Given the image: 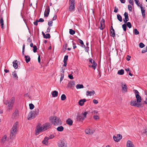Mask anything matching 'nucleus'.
I'll return each mask as SVG.
<instances>
[{"mask_svg": "<svg viewBox=\"0 0 147 147\" xmlns=\"http://www.w3.org/2000/svg\"><path fill=\"white\" fill-rule=\"evenodd\" d=\"M18 124V122H16L14 124L11 128L10 134V138L11 139H13L15 137L16 134L17 133V127Z\"/></svg>", "mask_w": 147, "mask_h": 147, "instance_id": "f257e3e1", "label": "nucleus"}, {"mask_svg": "<svg viewBox=\"0 0 147 147\" xmlns=\"http://www.w3.org/2000/svg\"><path fill=\"white\" fill-rule=\"evenodd\" d=\"M50 120L52 121L53 124L55 125H59L62 124V122L60 118L56 116H52L50 117Z\"/></svg>", "mask_w": 147, "mask_h": 147, "instance_id": "f03ea898", "label": "nucleus"}, {"mask_svg": "<svg viewBox=\"0 0 147 147\" xmlns=\"http://www.w3.org/2000/svg\"><path fill=\"white\" fill-rule=\"evenodd\" d=\"M15 101V98L14 97H12L9 101L8 100H6L4 102V104L7 105L9 107V109H12V107L13 106Z\"/></svg>", "mask_w": 147, "mask_h": 147, "instance_id": "7ed1b4c3", "label": "nucleus"}, {"mask_svg": "<svg viewBox=\"0 0 147 147\" xmlns=\"http://www.w3.org/2000/svg\"><path fill=\"white\" fill-rule=\"evenodd\" d=\"M130 105L132 106L137 107L138 108H140L143 106L141 104L139 103H137L136 100H132L130 102Z\"/></svg>", "mask_w": 147, "mask_h": 147, "instance_id": "20e7f679", "label": "nucleus"}, {"mask_svg": "<svg viewBox=\"0 0 147 147\" xmlns=\"http://www.w3.org/2000/svg\"><path fill=\"white\" fill-rule=\"evenodd\" d=\"M59 147H67V144L66 142L63 140H60L58 143Z\"/></svg>", "mask_w": 147, "mask_h": 147, "instance_id": "39448f33", "label": "nucleus"}, {"mask_svg": "<svg viewBox=\"0 0 147 147\" xmlns=\"http://www.w3.org/2000/svg\"><path fill=\"white\" fill-rule=\"evenodd\" d=\"M89 62L90 63H91L92 64V65H89V67H92L94 69H95L97 65V63L94 60H92L91 59H89Z\"/></svg>", "mask_w": 147, "mask_h": 147, "instance_id": "423d86ee", "label": "nucleus"}, {"mask_svg": "<svg viewBox=\"0 0 147 147\" xmlns=\"http://www.w3.org/2000/svg\"><path fill=\"white\" fill-rule=\"evenodd\" d=\"M52 125L49 123H47L43 125V130H46L51 127Z\"/></svg>", "mask_w": 147, "mask_h": 147, "instance_id": "0eeeda50", "label": "nucleus"}, {"mask_svg": "<svg viewBox=\"0 0 147 147\" xmlns=\"http://www.w3.org/2000/svg\"><path fill=\"white\" fill-rule=\"evenodd\" d=\"M43 130V127H42L40 125H38L37 126L36 129L35 130L36 135H38L39 133L42 131Z\"/></svg>", "mask_w": 147, "mask_h": 147, "instance_id": "6e6552de", "label": "nucleus"}, {"mask_svg": "<svg viewBox=\"0 0 147 147\" xmlns=\"http://www.w3.org/2000/svg\"><path fill=\"white\" fill-rule=\"evenodd\" d=\"M122 138V136L120 134H118L117 136H114L113 138L114 140L117 142H118Z\"/></svg>", "mask_w": 147, "mask_h": 147, "instance_id": "1a4fd4ad", "label": "nucleus"}, {"mask_svg": "<svg viewBox=\"0 0 147 147\" xmlns=\"http://www.w3.org/2000/svg\"><path fill=\"white\" fill-rule=\"evenodd\" d=\"M121 84L122 92L124 93L126 92L127 91L128 88L126 84H123V82L121 83Z\"/></svg>", "mask_w": 147, "mask_h": 147, "instance_id": "9d476101", "label": "nucleus"}, {"mask_svg": "<svg viewBox=\"0 0 147 147\" xmlns=\"http://www.w3.org/2000/svg\"><path fill=\"white\" fill-rule=\"evenodd\" d=\"M50 12V7L49 6H47L45 9V13H44V16L45 17H47L49 13Z\"/></svg>", "mask_w": 147, "mask_h": 147, "instance_id": "9b49d317", "label": "nucleus"}, {"mask_svg": "<svg viewBox=\"0 0 147 147\" xmlns=\"http://www.w3.org/2000/svg\"><path fill=\"white\" fill-rule=\"evenodd\" d=\"M105 20L104 19L102 18L100 21V25L99 28L101 30H102L105 27Z\"/></svg>", "mask_w": 147, "mask_h": 147, "instance_id": "f8f14e48", "label": "nucleus"}, {"mask_svg": "<svg viewBox=\"0 0 147 147\" xmlns=\"http://www.w3.org/2000/svg\"><path fill=\"white\" fill-rule=\"evenodd\" d=\"M125 18L123 19V21L125 23H126L127 22L129 21V18L128 13L125 12L124 13Z\"/></svg>", "mask_w": 147, "mask_h": 147, "instance_id": "ddd939ff", "label": "nucleus"}, {"mask_svg": "<svg viewBox=\"0 0 147 147\" xmlns=\"http://www.w3.org/2000/svg\"><path fill=\"white\" fill-rule=\"evenodd\" d=\"M39 112V110L38 109H35V111H32V113L33 115V118H35V117L38 115Z\"/></svg>", "mask_w": 147, "mask_h": 147, "instance_id": "4468645a", "label": "nucleus"}, {"mask_svg": "<svg viewBox=\"0 0 147 147\" xmlns=\"http://www.w3.org/2000/svg\"><path fill=\"white\" fill-rule=\"evenodd\" d=\"M39 112V110L38 109H35V111H32V113L33 115V118H35V117L38 115Z\"/></svg>", "mask_w": 147, "mask_h": 147, "instance_id": "2eb2a0df", "label": "nucleus"}, {"mask_svg": "<svg viewBox=\"0 0 147 147\" xmlns=\"http://www.w3.org/2000/svg\"><path fill=\"white\" fill-rule=\"evenodd\" d=\"M49 140L48 137H45L44 140L42 141V143L43 144H44L46 145H48L49 143H48V141Z\"/></svg>", "mask_w": 147, "mask_h": 147, "instance_id": "dca6fc26", "label": "nucleus"}, {"mask_svg": "<svg viewBox=\"0 0 147 147\" xmlns=\"http://www.w3.org/2000/svg\"><path fill=\"white\" fill-rule=\"evenodd\" d=\"M136 101L137 103L140 102L142 101V98L141 96L138 94H137L136 95Z\"/></svg>", "mask_w": 147, "mask_h": 147, "instance_id": "f3484780", "label": "nucleus"}, {"mask_svg": "<svg viewBox=\"0 0 147 147\" xmlns=\"http://www.w3.org/2000/svg\"><path fill=\"white\" fill-rule=\"evenodd\" d=\"M75 85V82L74 81H71L68 83L67 87V88H71L72 87L73 85Z\"/></svg>", "mask_w": 147, "mask_h": 147, "instance_id": "a211bd4d", "label": "nucleus"}, {"mask_svg": "<svg viewBox=\"0 0 147 147\" xmlns=\"http://www.w3.org/2000/svg\"><path fill=\"white\" fill-rule=\"evenodd\" d=\"M127 147H134L132 142L130 140H128L127 144Z\"/></svg>", "mask_w": 147, "mask_h": 147, "instance_id": "6ab92c4d", "label": "nucleus"}, {"mask_svg": "<svg viewBox=\"0 0 147 147\" xmlns=\"http://www.w3.org/2000/svg\"><path fill=\"white\" fill-rule=\"evenodd\" d=\"M75 6H69L68 10L71 12L74 11L75 10Z\"/></svg>", "mask_w": 147, "mask_h": 147, "instance_id": "aec40b11", "label": "nucleus"}, {"mask_svg": "<svg viewBox=\"0 0 147 147\" xmlns=\"http://www.w3.org/2000/svg\"><path fill=\"white\" fill-rule=\"evenodd\" d=\"M86 101V100L85 99H80L78 102L79 105L81 106H83L84 102Z\"/></svg>", "mask_w": 147, "mask_h": 147, "instance_id": "412c9836", "label": "nucleus"}, {"mask_svg": "<svg viewBox=\"0 0 147 147\" xmlns=\"http://www.w3.org/2000/svg\"><path fill=\"white\" fill-rule=\"evenodd\" d=\"M0 23L1 25V28L2 29H3V25H4V21L3 17L1 15L0 17Z\"/></svg>", "mask_w": 147, "mask_h": 147, "instance_id": "4be33fe9", "label": "nucleus"}, {"mask_svg": "<svg viewBox=\"0 0 147 147\" xmlns=\"http://www.w3.org/2000/svg\"><path fill=\"white\" fill-rule=\"evenodd\" d=\"M140 8L142 17L144 18L145 17V10L144 9L143 7L141 6Z\"/></svg>", "mask_w": 147, "mask_h": 147, "instance_id": "5701e85b", "label": "nucleus"}, {"mask_svg": "<svg viewBox=\"0 0 147 147\" xmlns=\"http://www.w3.org/2000/svg\"><path fill=\"white\" fill-rule=\"evenodd\" d=\"M76 119L78 121H82L84 120V118L82 117L81 115H78L77 116Z\"/></svg>", "mask_w": 147, "mask_h": 147, "instance_id": "b1692460", "label": "nucleus"}, {"mask_svg": "<svg viewBox=\"0 0 147 147\" xmlns=\"http://www.w3.org/2000/svg\"><path fill=\"white\" fill-rule=\"evenodd\" d=\"M32 113V111H31L28 114L27 118L29 120L33 119V115Z\"/></svg>", "mask_w": 147, "mask_h": 147, "instance_id": "393cba45", "label": "nucleus"}, {"mask_svg": "<svg viewBox=\"0 0 147 147\" xmlns=\"http://www.w3.org/2000/svg\"><path fill=\"white\" fill-rule=\"evenodd\" d=\"M95 93V92L94 90H92L91 91H87L86 92V95L87 96H91L92 94L94 95Z\"/></svg>", "mask_w": 147, "mask_h": 147, "instance_id": "a878e982", "label": "nucleus"}, {"mask_svg": "<svg viewBox=\"0 0 147 147\" xmlns=\"http://www.w3.org/2000/svg\"><path fill=\"white\" fill-rule=\"evenodd\" d=\"M66 123L69 125H71L73 123V121L70 118H69L66 120Z\"/></svg>", "mask_w": 147, "mask_h": 147, "instance_id": "bb28decb", "label": "nucleus"}, {"mask_svg": "<svg viewBox=\"0 0 147 147\" xmlns=\"http://www.w3.org/2000/svg\"><path fill=\"white\" fill-rule=\"evenodd\" d=\"M69 6H75V0H69Z\"/></svg>", "mask_w": 147, "mask_h": 147, "instance_id": "cd10ccee", "label": "nucleus"}, {"mask_svg": "<svg viewBox=\"0 0 147 147\" xmlns=\"http://www.w3.org/2000/svg\"><path fill=\"white\" fill-rule=\"evenodd\" d=\"M25 61L26 63H28L30 61V57L28 55H25Z\"/></svg>", "mask_w": 147, "mask_h": 147, "instance_id": "c85d7f7f", "label": "nucleus"}, {"mask_svg": "<svg viewBox=\"0 0 147 147\" xmlns=\"http://www.w3.org/2000/svg\"><path fill=\"white\" fill-rule=\"evenodd\" d=\"M52 95L53 97H55L57 96L58 95V92L56 90L53 91L52 92Z\"/></svg>", "mask_w": 147, "mask_h": 147, "instance_id": "c756f323", "label": "nucleus"}, {"mask_svg": "<svg viewBox=\"0 0 147 147\" xmlns=\"http://www.w3.org/2000/svg\"><path fill=\"white\" fill-rule=\"evenodd\" d=\"M17 61V60H16L13 62V67L16 69L17 68H18L17 63H16Z\"/></svg>", "mask_w": 147, "mask_h": 147, "instance_id": "7c9ffc66", "label": "nucleus"}, {"mask_svg": "<svg viewBox=\"0 0 147 147\" xmlns=\"http://www.w3.org/2000/svg\"><path fill=\"white\" fill-rule=\"evenodd\" d=\"M110 30H112L113 31V33L112 35H111V36L113 37H114L115 36V31L113 29L112 26H111Z\"/></svg>", "mask_w": 147, "mask_h": 147, "instance_id": "2f4dec72", "label": "nucleus"}, {"mask_svg": "<svg viewBox=\"0 0 147 147\" xmlns=\"http://www.w3.org/2000/svg\"><path fill=\"white\" fill-rule=\"evenodd\" d=\"M18 111L17 109H16L13 114V116L14 117H16L18 115Z\"/></svg>", "mask_w": 147, "mask_h": 147, "instance_id": "473e14b6", "label": "nucleus"}, {"mask_svg": "<svg viewBox=\"0 0 147 147\" xmlns=\"http://www.w3.org/2000/svg\"><path fill=\"white\" fill-rule=\"evenodd\" d=\"M57 129L58 131H62L63 130L64 128L62 126H61L58 127Z\"/></svg>", "mask_w": 147, "mask_h": 147, "instance_id": "72a5a7b5", "label": "nucleus"}, {"mask_svg": "<svg viewBox=\"0 0 147 147\" xmlns=\"http://www.w3.org/2000/svg\"><path fill=\"white\" fill-rule=\"evenodd\" d=\"M124 74V70L123 69H121L119 70L117 72V74L120 75H123Z\"/></svg>", "mask_w": 147, "mask_h": 147, "instance_id": "f704fd0d", "label": "nucleus"}, {"mask_svg": "<svg viewBox=\"0 0 147 147\" xmlns=\"http://www.w3.org/2000/svg\"><path fill=\"white\" fill-rule=\"evenodd\" d=\"M117 19L120 22H122V19L121 16L118 14L117 15Z\"/></svg>", "mask_w": 147, "mask_h": 147, "instance_id": "c9c22d12", "label": "nucleus"}, {"mask_svg": "<svg viewBox=\"0 0 147 147\" xmlns=\"http://www.w3.org/2000/svg\"><path fill=\"white\" fill-rule=\"evenodd\" d=\"M82 5L80 4L79 6H78V11L79 12H81V11L82 10Z\"/></svg>", "mask_w": 147, "mask_h": 147, "instance_id": "e433bc0d", "label": "nucleus"}, {"mask_svg": "<svg viewBox=\"0 0 147 147\" xmlns=\"http://www.w3.org/2000/svg\"><path fill=\"white\" fill-rule=\"evenodd\" d=\"M76 88L77 89L82 88H84V86L82 84H78L77 85Z\"/></svg>", "mask_w": 147, "mask_h": 147, "instance_id": "4c0bfd02", "label": "nucleus"}, {"mask_svg": "<svg viewBox=\"0 0 147 147\" xmlns=\"http://www.w3.org/2000/svg\"><path fill=\"white\" fill-rule=\"evenodd\" d=\"M6 135H4L3 137L2 138L1 141L2 143H4L6 141Z\"/></svg>", "mask_w": 147, "mask_h": 147, "instance_id": "58836bf2", "label": "nucleus"}, {"mask_svg": "<svg viewBox=\"0 0 147 147\" xmlns=\"http://www.w3.org/2000/svg\"><path fill=\"white\" fill-rule=\"evenodd\" d=\"M12 75L13 76V78H16L17 80H18V77L16 73H15L14 72H13Z\"/></svg>", "mask_w": 147, "mask_h": 147, "instance_id": "ea45409f", "label": "nucleus"}, {"mask_svg": "<svg viewBox=\"0 0 147 147\" xmlns=\"http://www.w3.org/2000/svg\"><path fill=\"white\" fill-rule=\"evenodd\" d=\"M127 26L129 28H131V25L130 22H127L126 23H125Z\"/></svg>", "mask_w": 147, "mask_h": 147, "instance_id": "a19ab883", "label": "nucleus"}, {"mask_svg": "<svg viewBox=\"0 0 147 147\" xmlns=\"http://www.w3.org/2000/svg\"><path fill=\"white\" fill-rule=\"evenodd\" d=\"M69 32L70 34L73 35L75 33V31L72 29H70Z\"/></svg>", "mask_w": 147, "mask_h": 147, "instance_id": "79ce46f5", "label": "nucleus"}, {"mask_svg": "<svg viewBox=\"0 0 147 147\" xmlns=\"http://www.w3.org/2000/svg\"><path fill=\"white\" fill-rule=\"evenodd\" d=\"M66 96L65 94H62L61 97V100H64L66 99Z\"/></svg>", "mask_w": 147, "mask_h": 147, "instance_id": "37998d69", "label": "nucleus"}, {"mask_svg": "<svg viewBox=\"0 0 147 147\" xmlns=\"http://www.w3.org/2000/svg\"><path fill=\"white\" fill-rule=\"evenodd\" d=\"M33 48V52L34 53H36V52L37 50V48L36 46L35 45H34V46Z\"/></svg>", "mask_w": 147, "mask_h": 147, "instance_id": "c03bdc74", "label": "nucleus"}, {"mask_svg": "<svg viewBox=\"0 0 147 147\" xmlns=\"http://www.w3.org/2000/svg\"><path fill=\"white\" fill-rule=\"evenodd\" d=\"M122 27L123 30L125 31L126 30V25L125 24H124L122 25Z\"/></svg>", "mask_w": 147, "mask_h": 147, "instance_id": "a18cd8bd", "label": "nucleus"}, {"mask_svg": "<svg viewBox=\"0 0 147 147\" xmlns=\"http://www.w3.org/2000/svg\"><path fill=\"white\" fill-rule=\"evenodd\" d=\"M30 109L31 110L33 109L34 107V105L32 103H30L29 105Z\"/></svg>", "mask_w": 147, "mask_h": 147, "instance_id": "49530a36", "label": "nucleus"}, {"mask_svg": "<svg viewBox=\"0 0 147 147\" xmlns=\"http://www.w3.org/2000/svg\"><path fill=\"white\" fill-rule=\"evenodd\" d=\"M134 34L135 35H138L139 34V32L138 30H137V29L136 28V29H134Z\"/></svg>", "mask_w": 147, "mask_h": 147, "instance_id": "de8ad7c7", "label": "nucleus"}, {"mask_svg": "<svg viewBox=\"0 0 147 147\" xmlns=\"http://www.w3.org/2000/svg\"><path fill=\"white\" fill-rule=\"evenodd\" d=\"M51 36L49 34H45L44 38H50Z\"/></svg>", "mask_w": 147, "mask_h": 147, "instance_id": "09e8293b", "label": "nucleus"}, {"mask_svg": "<svg viewBox=\"0 0 147 147\" xmlns=\"http://www.w3.org/2000/svg\"><path fill=\"white\" fill-rule=\"evenodd\" d=\"M139 47L140 48H143L145 47V45L142 42H140V43Z\"/></svg>", "mask_w": 147, "mask_h": 147, "instance_id": "8fccbe9b", "label": "nucleus"}, {"mask_svg": "<svg viewBox=\"0 0 147 147\" xmlns=\"http://www.w3.org/2000/svg\"><path fill=\"white\" fill-rule=\"evenodd\" d=\"M90 129H89V128L86 129L85 130L86 133L87 134L90 135Z\"/></svg>", "mask_w": 147, "mask_h": 147, "instance_id": "3c124183", "label": "nucleus"}, {"mask_svg": "<svg viewBox=\"0 0 147 147\" xmlns=\"http://www.w3.org/2000/svg\"><path fill=\"white\" fill-rule=\"evenodd\" d=\"M76 37L77 38H78V40L79 41V42L80 43L81 45H84V42H83V41L82 40H81L79 38H78V37L77 36H76Z\"/></svg>", "mask_w": 147, "mask_h": 147, "instance_id": "603ef678", "label": "nucleus"}, {"mask_svg": "<svg viewBox=\"0 0 147 147\" xmlns=\"http://www.w3.org/2000/svg\"><path fill=\"white\" fill-rule=\"evenodd\" d=\"M93 118L95 120H97L99 119V117L97 115H94L93 116Z\"/></svg>", "mask_w": 147, "mask_h": 147, "instance_id": "864d4df0", "label": "nucleus"}, {"mask_svg": "<svg viewBox=\"0 0 147 147\" xmlns=\"http://www.w3.org/2000/svg\"><path fill=\"white\" fill-rule=\"evenodd\" d=\"M64 75L63 74H61V78L60 79V82H61L63 80L64 78Z\"/></svg>", "mask_w": 147, "mask_h": 147, "instance_id": "5fc2aeb1", "label": "nucleus"}, {"mask_svg": "<svg viewBox=\"0 0 147 147\" xmlns=\"http://www.w3.org/2000/svg\"><path fill=\"white\" fill-rule=\"evenodd\" d=\"M68 58V56L67 55H65L64 57L63 61H67V60Z\"/></svg>", "mask_w": 147, "mask_h": 147, "instance_id": "6e6d98bb", "label": "nucleus"}, {"mask_svg": "<svg viewBox=\"0 0 147 147\" xmlns=\"http://www.w3.org/2000/svg\"><path fill=\"white\" fill-rule=\"evenodd\" d=\"M128 10L130 11H132V7L131 6V5H128Z\"/></svg>", "mask_w": 147, "mask_h": 147, "instance_id": "4d7b16f0", "label": "nucleus"}, {"mask_svg": "<svg viewBox=\"0 0 147 147\" xmlns=\"http://www.w3.org/2000/svg\"><path fill=\"white\" fill-rule=\"evenodd\" d=\"M135 3L138 6H139V5L140 4L138 0H134Z\"/></svg>", "mask_w": 147, "mask_h": 147, "instance_id": "13d9d810", "label": "nucleus"}, {"mask_svg": "<svg viewBox=\"0 0 147 147\" xmlns=\"http://www.w3.org/2000/svg\"><path fill=\"white\" fill-rule=\"evenodd\" d=\"M142 133L147 135V128L142 130Z\"/></svg>", "mask_w": 147, "mask_h": 147, "instance_id": "bf43d9fd", "label": "nucleus"}, {"mask_svg": "<svg viewBox=\"0 0 147 147\" xmlns=\"http://www.w3.org/2000/svg\"><path fill=\"white\" fill-rule=\"evenodd\" d=\"M53 22L52 21H49L48 22V25L50 26H52Z\"/></svg>", "mask_w": 147, "mask_h": 147, "instance_id": "052dcab7", "label": "nucleus"}, {"mask_svg": "<svg viewBox=\"0 0 147 147\" xmlns=\"http://www.w3.org/2000/svg\"><path fill=\"white\" fill-rule=\"evenodd\" d=\"M88 113L87 112H82V114L84 116V117H86V115Z\"/></svg>", "mask_w": 147, "mask_h": 147, "instance_id": "680f3d73", "label": "nucleus"}, {"mask_svg": "<svg viewBox=\"0 0 147 147\" xmlns=\"http://www.w3.org/2000/svg\"><path fill=\"white\" fill-rule=\"evenodd\" d=\"M129 3L132 5H133L134 3L133 0H128Z\"/></svg>", "mask_w": 147, "mask_h": 147, "instance_id": "e2e57ef3", "label": "nucleus"}, {"mask_svg": "<svg viewBox=\"0 0 147 147\" xmlns=\"http://www.w3.org/2000/svg\"><path fill=\"white\" fill-rule=\"evenodd\" d=\"M118 8H117L116 6H115L114 7V12H115V13H117L118 11Z\"/></svg>", "mask_w": 147, "mask_h": 147, "instance_id": "0e129e2a", "label": "nucleus"}, {"mask_svg": "<svg viewBox=\"0 0 147 147\" xmlns=\"http://www.w3.org/2000/svg\"><path fill=\"white\" fill-rule=\"evenodd\" d=\"M94 131H95L94 130H93L92 129H90V135L94 133Z\"/></svg>", "mask_w": 147, "mask_h": 147, "instance_id": "69168bd1", "label": "nucleus"}, {"mask_svg": "<svg viewBox=\"0 0 147 147\" xmlns=\"http://www.w3.org/2000/svg\"><path fill=\"white\" fill-rule=\"evenodd\" d=\"M93 102L94 103L96 104H97L98 103V101L95 99H94L93 100Z\"/></svg>", "mask_w": 147, "mask_h": 147, "instance_id": "338daca9", "label": "nucleus"}, {"mask_svg": "<svg viewBox=\"0 0 147 147\" xmlns=\"http://www.w3.org/2000/svg\"><path fill=\"white\" fill-rule=\"evenodd\" d=\"M131 58V57L130 56H129L128 55H127V57H126V60L129 61L130 60V59Z\"/></svg>", "mask_w": 147, "mask_h": 147, "instance_id": "774afa93", "label": "nucleus"}]
</instances>
